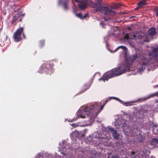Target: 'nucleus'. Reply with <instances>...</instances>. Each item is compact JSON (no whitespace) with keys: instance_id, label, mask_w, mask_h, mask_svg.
Listing matches in <instances>:
<instances>
[{"instance_id":"obj_1","label":"nucleus","mask_w":158,"mask_h":158,"mask_svg":"<svg viewBox=\"0 0 158 158\" xmlns=\"http://www.w3.org/2000/svg\"><path fill=\"white\" fill-rule=\"evenodd\" d=\"M130 69V66L128 63L126 67L123 69L121 70V68L120 67L116 68L106 73L102 77L99 79V80H102L105 82L106 80L108 81L110 78L120 75L127 71H129Z\"/></svg>"},{"instance_id":"obj_2","label":"nucleus","mask_w":158,"mask_h":158,"mask_svg":"<svg viewBox=\"0 0 158 158\" xmlns=\"http://www.w3.org/2000/svg\"><path fill=\"white\" fill-rule=\"evenodd\" d=\"M89 4L90 6L91 7L95 8V9L94 10V12H95L99 11L102 13L107 16L113 15L115 13V11L112 10L108 7L101 6L102 4L100 1L98 3L94 2H90Z\"/></svg>"},{"instance_id":"obj_3","label":"nucleus","mask_w":158,"mask_h":158,"mask_svg":"<svg viewBox=\"0 0 158 158\" xmlns=\"http://www.w3.org/2000/svg\"><path fill=\"white\" fill-rule=\"evenodd\" d=\"M53 64L49 62L44 63L40 67L39 72L40 73H45L46 74H50L51 75L53 73Z\"/></svg>"},{"instance_id":"obj_4","label":"nucleus","mask_w":158,"mask_h":158,"mask_svg":"<svg viewBox=\"0 0 158 158\" xmlns=\"http://www.w3.org/2000/svg\"><path fill=\"white\" fill-rule=\"evenodd\" d=\"M101 103L99 102H96L94 103L92 105H91L89 106H87L85 108V112H87V115L91 116V114H92V110L95 108L96 109H98L100 106H101Z\"/></svg>"},{"instance_id":"obj_5","label":"nucleus","mask_w":158,"mask_h":158,"mask_svg":"<svg viewBox=\"0 0 158 158\" xmlns=\"http://www.w3.org/2000/svg\"><path fill=\"white\" fill-rule=\"evenodd\" d=\"M24 30V28L22 27L19 28L13 34L14 40L16 42H19L21 41L22 38L21 35Z\"/></svg>"},{"instance_id":"obj_6","label":"nucleus","mask_w":158,"mask_h":158,"mask_svg":"<svg viewBox=\"0 0 158 158\" xmlns=\"http://www.w3.org/2000/svg\"><path fill=\"white\" fill-rule=\"evenodd\" d=\"M148 59L145 57H143L142 58L139 62V71L140 72L144 70L145 69L148 62Z\"/></svg>"},{"instance_id":"obj_7","label":"nucleus","mask_w":158,"mask_h":158,"mask_svg":"<svg viewBox=\"0 0 158 158\" xmlns=\"http://www.w3.org/2000/svg\"><path fill=\"white\" fill-rule=\"evenodd\" d=\"M78 3V6L79 8L81 10H84L86 8L88 5V0H74Z\"/></svg>"},{"instance_id":"obj_8","label":"nucleus","mask_w":158,"mask_h":158,"mask_svg":"<svg viewBox=\"0 0 158 158\" xmlns=\"http://www.w3.org/2000/svg\"><path fill=\"white\" fill-rule=\"evenodd\" d=\"M149 55L158 60V45L156 47H153L152 51L149 53Z\"/></svg>"},{"instance_id":"obj_9","label":"nucleus","mask_w":158,"mask_h":158,"mask_svg":"<svg viewBox=\"0 0 158 158\" xmlns=\"http://www.w3.org/2000/svg\"><path fill=\"white\" fill-rule=\"evenodd\" d=\"M155 96H158V92H156V93H153L144 97H142L138 98L137 100L138 102H142L145 101L146 100L149 99Z\"/></svg>"},{"instance_id":"obj_10","label":"nucleus","mask_w":158,"mask_h":158,"mask_svg":"<svg viewBox=\"0 0 158 158\" xmlns=\"http://www.w3.org/2000/svg\"><path fill=\"white\" fill-rule=\"evenodd\" d=\"M109 129L112 133L114 138L116 139H118L119 136V135L117 131L116 130H114V129L112 127H109Z\"/></svg>"},{"instance_id":"obj_11","label":"nucleus","mask_w":158,"mask_h":158,"mask_svg":"<svg viewBox=\"0 0 158 158\" xmlns=\"http://www.w3.org/2000/svg\"><path fill=\"white\" fill-rule=\"evenodd\" d=\"M150 143L152 145L158 147V139L155 138L152 139Z\"/></svg>"},{"instance_id":"obj_12","label":"nucleus","mask_w":158,"mask_h":158,"mask_svg":"<svg viewBox=\"0 0 158 158\" xmlns=\"http://www.w3.org/2000/svg\"><path fill=\"white\" fill-rule=\"evenodd\" d=\"M156 33V29L154 28H152L149 29L148 31V34L150 36H153Z\"/></svg>"},{"instance_id":"obj_13","label":"nucleus","mask_w":158,"mask_h":158,"mask_svg":"<svg viewBox=\"0 0 158 158\" xmlns=\"http://www.w3.org/2000/svg\"><path fill=\"white\" fill-rule=\"evenodd\" d=\"M136 35H133V36L131 37L130 34H126L124 36V39L125 40L130 39H136L135 38Z\"/></svg>"},{"instance_id":"obj_14","label":"nucleus","mask_w":158,"mask_h":158,"mask_svg":"<svg viewBox=\"0 0 158 158\" xmlns=\"http://www.w3.org/2000/svg\"><path fill=\"white\" fill-rule=\"evenodd\" d=\"M137 57V55L136 54L135 55L130 56L129 58V59H127V60L129 61L132 62L133 61L136 60Z\"/></svg>"},{"instance_id":"obj_15","label":"nucleus","mask_w":158,"mask_h":158,"mask_svg":"<svg viewBox=\"0 0 158 158\" xmlns=\"http://www.w3.org/2000/svg\"><path fill=\"white\" fill-rule=\"evenodd\" d=\"M151 107L149 106H145L143 110V114L148 113L149 111H150L151 110Z\"/></svg>"},{"instance_id":"obj_16","label":"nucleus","mask_w":158,"mask_h":158,"mask_svg":"<svg viewBox=\"0 0 158 158\" xmlns=\"http://www.w3.org/2000/svg\"><path fill=\"white\" fill-rule=\"evenodd\" d=\"M146 1L147 0H142L139 2L138 4L139 6L142 7L143 6L146 5Z\"/></svg>"},{"instance_id":"obj_17","label":"nucleus","mask_w":158,"mask_h":158,"mask_svg":"<svg viewBox=\"0 0 158 158\" xmlns=\"http://www.w3.org/2000/svg\"><path fill=\"white\" fill-rule=\"evenodd\" d=\"M152 132L154 134H157L158 131V127L156 125H154L152 127Z\"/></svg>"},{"instance_id":"obj_18","label":"nucleus","mask_w":158,"mask_h":158,"mask_svg":"<svg viewBox=\"0 0 158 158\" xmlns=\"http://www.w3.org/2000/svg\"><path fill=\"white\" fill-rule=\"evenodd\" d=\"M100 106L101 107L100 108V110L97 113H96V114H95L92 113V114H91V116L90 117H96L97 116V115L99 113L101 110H102L103 109V107L104 106V105L101 106Z\"/></svg>"},{"instance_id":"obj_19","label":"nucleus","mask_w":158,"mask_h":158,"mask_svg":"<svg viewBox=\"0 0 158 158\" xmlns=\"http://www.w3.org/2000/svg\"><path fill=\"white\" fill-rule=\"evenodd\" d=\"M63 6L64 9L65 10H66L68 9V2L67 1H65L63 2Z\"/></svg>"},{"instance_id":"obj_20","label":"nucleus","mask_w":158,"mask_h":158,"mask_svg":"<svg viewBox=\"0 0 158 158\" xmlns=\"http://www.w3.org/2000/svg\"><path fill=\"white\" fill-rule=\"evenodd\" d=\"M18 19V16H13V17L12 21H11L12 24H13L16 21H17V20Z\"/></svg>"},{"instance_id":"obj_21","label":"nucleus","mask_w":158,"mask_h":158,"mask_svg":"<svg viewBox=\"0 0 158 158\" xmlns=\"http://www.w3.org/2000/svg\"><path fill=\"white\" fill-rule=\"evenodd\" d=\"M120 48H122L123 49V51H126V50L127 49V48L126 47L124 46H120L118 47L116 49V51H117L118 49Z\"/></svg>"},{"instance_id":"obj_22","label":"nucleus","mask_w":158,"mask_h":158,"mask_svg":"<svg viewBox=\"0 0 158 158\" xmlns=\"http://www.w3.org/2000/svg\"><path fill=\"white\" fill-rule=\"evenodd\" d=\"M136 36L135 37V38L136 39H135V40H137V39H141L143 37V36L141 34H138L137 33L135 34Z\"/></svg>"},{"instance_id":"obj_23","label":"nucleus","mask_w":158,"mask_h":158,"mask_svg":"<svg viewBox=\"0 0 158 158\" xmlns=\"http://www.w3.org/2000/svg\"><path fill=\"white\" fill-rule=\"evenodd\" d=\"M76 15L77 17L81 19H83L84 17H83V15L81 14V13L76 14Z\"/></svg>"},{"instance_id":"obj_24","label":"nucleus","mask_w":158,"mask_h":158,"mask_svg":"<svg viewBox=\"0 0 158 158\" xmlns=\"http://www.w3.org/2000/svg\"><path fill=\"white\" fill-rule=\"evenodd\" d=\"M45 40H42L40 41V44L41 47H43L45 45Z\"/></svg>"},{"instance_id":"obj_25","label":"nucleus","mask_w":158,"mask_h":158,"mask_svg":"<svg viewBox=\"0 0 158 158\" xmlns=\"http://www.w3.org/2000/svg\"><path fill=\"white\" fill-rule=\"evenodd\" d=\"M119 102L120 103L123 104L124 105H125L126 106H128V103H127V102L124 103L123 102L122 100H121L120 99L119 100Z\"/></svg>"},{"instance_id":"obj_26","label":"nucleus","mask_w":158,"mask_h":158,"mask_svg":"<svg viewBox=\"0 0 158 158\" xmlns=\"http://www.w3.org/2000/svg\"><path fill=\"white\" fill-rule=\"evenodd\" d=\"M100 25L101 26H102L103 27V28H105L104 27L105 24L102 21V22H100Z\"/></svg>"},{"instance_id":"obj_27","label":"nucleus","mask_w":158,"mask_h":158,"mask_svg":"<svg viewBox=\"0 0 158 158\" xmlns=\"http://www.w3.org/2000/svg\"><path fill=\"white\" fill-rule=\"evenodd\" d=\"M114 98V99L116 100H117L119 102V100H120V99L117 98L116 97H110L109 98V100L111 99Z\"/></svg>"},{"instance_id":"obj_28","label":"nucleus","mask_w":158,"mask_h":158,"mask_svg":"<svg viewBox=\"0 0 158 158\" xmlns=\"http://www.w3.org/2000/svg\"><path fill=\"white\" fill-rule=\"evenodd\" d=\"M121 5H122L121 4L118 3L115 5V6H116V8H118L120 7Z\"/></svg>"},{"instance_id":"obj_29","label":"nucleus","mask_w":158,"mask_h":158,"mask_svg":"<svg viewBox=\"0 0 158 158\" xmlns=\"http://www.w3.org/2000/svg\"><path fill=\"white\" fill-rule=\"evenodd\" d=\"M42 157V156L39 153V154H38L37 155V156L36 157V158H40V157Z\"/></svg>"},{"instance_id":"obj_30","label":"nucleus","mask_w":158,"mask_h":158,"mask_svg":"<svg viewBox=\"0 0 158 158\" xmlns=\"http://www.w3.org/2000/svg\"><path fill=\"white\" fill-rule=\"evenodd\" d=\"M135 152L134 151H132L131 153V156H134L135 155Z\"/></svg>"},{"instance_id":"obj_31","label":"nucleus","mask_w":158,"mask_h":158,"mask_svg":"<svg viewBox=\"0 0 158 158\" xmlns=\"http://www.w3.org/2000/svg\"><path fill=\"white\" fill-rule=\"evenodd\" d=\"M62 0H59L58 4L59 5H61L62 4Z\"/></svg>"},{"instance_id":"obj_32","label":"nucleus","mask_w":158,"mask_h":158,"mask_svg":"<svg viewBox=\"0 0 158 158\" xmlns=\"http://www.w3.org/2000/svg\"><path fill=\"white\" fill-rule=\"evenodd\" d=\"M118 156H117L113 155H112V158H118Z\"/></svg>"},{"instance_id":"obj_33","label":"nucleus","mask_w":158,"mask_h":158,"mask_svg":"<svg viewBox=\"0 0 158 158\" xmlns=\"http://www.w3.org/2000/svg\"><path fill=\"white\" fill-rule=\"evenodd\" d=\"M139 8H141L140 7H139L138 5L137 6L135 9V10H138Z\"/></svg>"},{"instance_id":"obj_34","label":"nucleus","mask_w":158,"mask_h":158,"mask_svg":"<svg viewBox=\"0 0 158 158\" xmlns=\"http://www.w3.org/2000/svg\"><path fill=\"white\" fill-rule=\"evenodd\" d=\"M22 33L23 34V38L24 39H26V35H25L24 34V32H23H23Z\"/></svg>"},{"instance_id":"obj_35","label":"nucleus","mask_w":158,"mask_h":158,"mask_svg":"<svg viewBox=\"0 0 158 158\" xmlns=\"http://www.w3.org/2000/svg\"><path fill=\"white\" fill-rule=\"evenodd\" d=\"M104 19L106 21H107L109 20V19L108 18H106L104 17Z\"/></svg>"},{"instance_id":"obj_36","label":"nucleus","mask_w":158,"mask_h":158,"mask_svg":"<svg viewBox=\"0 0 158 158\" xmlns=\"http://www.w3.org/2000/svg\"><path fill=\"white\" fill-rule=\"evenodd\" d=\"M127 29L129 30V31H131L132 30V29L131 27H127Z\"/></svg>"},{"instance_id":"obj_37","label":"nucleus","mask_w":158,"mask_h":158,"mask_svg":"<svg viewBox=\"0 0 158 158\" xmlns=\"http://www.w3.org/2000/svg\"><path fill=\"white\" fill-rule=\"evenodd\" d=\"M88 14H85L84 16H83V17H84V18H86V17L87 16Z\"/></svg>"},{"instance_id":"obj_38","label":"nucleus","mask_w":158,"mask_h":158,"mask_svg":"<svg viewBox=\"0 0 158 158\" xmlns=\"http://www.w3.org/2000/svg\"><path fill=\"white\" fill-rule=\"evenodd\" d=\"M108 101V100H106V101H105V102L103 104V105H104L106 104V103Z\"/></svg>"},{"instance_id":"obj_39","label":"nucleus","mask_w":158,"mask_h":158,"mask_svg":"<svg viewBox=\"0 0 158 158\" xmlns=\"http://www.w3.org/2000/svg\"><path fill=\"white\" fill-rule=\"evenodd\" d=\"M140 156H142H142H143V154H141L140 155V154H139V157H140Z\"/></svg>"},{"instance_id":"obj_40","label":"nucleus","mask_w":158,"mask_h":158,"mask_svg":"<svg viewBox=\"0 0 158 158\" xmlns=\"http://www.w3.org/2000/svg\"><path fill=\"white\" fill-rule=\"evenodd\" d=\"M81 118H85V116H82V115L81 116Z\"/></svg>"},{"instance_id":"obj_41","label":"nucleus","mask_w":158,"mask_h":158,"mask_svg":"<svg viewBox=\"0 0 158 158\" xmlns=\"http://www.w3.org/2000/svg\"><path fill=\"white\" fill-rule=\"evenodd\" d=\"M71 125L73 126H75V124H71Z\"/></svg>"},{"instance_id":"obj_42","label":"nucleus","mask_w":158,"mask_h":158,"mask_svg":"<svg viewBox=\"0 0 158 158\" xmlns=\"http://www.w3.org/2000/svg\"><path fill=\"white\" fill-rule=\"evenodd\" d=\"M144 41H146V42H148L149 41V40H144Z\"/></svg>"},{"instance_id":"obj_43","label":"nucleus","mask_w":158,"mask_h":158,"mask_svg":"<svg viewBox=\"0 0 158 158\" xmlns=\"http://www.w3.org/2000/svg\"><path fill=\"white\" fill-rule=\"evenodd\" d=\"M125 58H126V52H125Z\"/></svg>"},{"instance_id":"obj_44","label":"nucleus","mask_w":158,"mask_h":158,"mask_svg":"<svg viewBox=\"0 0 158 158\" xmlns=\"http://www.w3.org/2000/svg\"><path fill=\"white\" fill-rule=\"evenodd\" d=\"M155 87H158V85H156L155 86Z\"/></svg>"},{"instance_id":"obj_45","label":"nucleus","mask_w":158,"mask_h":158,"mask_svg":"<svg viewBox=\"0 0 158 158\" xmlns=\"http://www.w3.org/2000/svg\"><path fill=\"white\" fill-rule=\"evenodd\" d=\"M20 22H22V19H20Z\"/></svg>"},{"instance_id":"obj_46","label":"nucleus","mask_w":158,"mask_h":158,"mask_svg":"<svg viewBox=\"0 0 158 158\" xmlns=\"http://www.w3.org/2000/svg\"><path fill=\"white\" fill-rule=\"evenodd\" d=\"M86 85H85L84 86V87L85 88V87H86Z\"/></svg>"},{"instance_id":"obj_47","label":"nucleus","mask_w":158,"mask_h":158,"mask_svg":"<svg viewBox=\"0 0 158 158\" xmlns=\"http://www.w3.org/2000/svg\"><path fill=\"white\" fill-rule=\"evenodd\" d=\"M87 89H85V91L86 90H87Z\"/></svg>"}]
</instances>
